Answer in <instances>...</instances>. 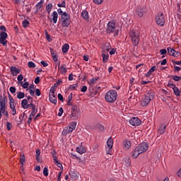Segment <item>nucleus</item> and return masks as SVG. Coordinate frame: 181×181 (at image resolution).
Returning a JSON list of instances; mask_svg holds the SVG:
<instances>
[{
    "mask_svg": "<svg viewBox=\"0 0 181 181\" xmlns=\"http://www.w3.org/2000/svg\"><path fill=\"white\" fill-rule=\"evenodd\" d=\"M118 97V93L115 90H110L105 95V100L107 103L112 104L117 101V98Z\"/></svg>",
    "mask_w": 181,
    "mask_h": 181,
    "instance_id": "f257e3e1",
    "label": "nucleus"
},
{
    "mask_svg": "<svg viewBox=\"0 0 181 181\" xmlns=\"http://www.w3.org/2000/svg\"><path fill=\"white\" fill-rule=\"evenodd\" d=\"M154 98L155 92L149 90L141 101L142 107H147V105H149V103H151V101H152V100H153Z\"/></svg>",
    "mask_w": 181,
    "mask_h": 181,
    "instance_id": "f03ea898",
    "label": "nucleus"
},
{
    "mask_svg": "<svg viewBox=\"0 0 181 181\" xmlns=\"http://www.w3.org/2000/svg\"><path fill=\"white\" fill-rule=\"evenodd\" d=\"M129 37L132 42L134 46H138L139 45V31L136 30H130L129 32Z\"/></svg>",
    "mask_w": 181,
    "mask_h": 181,
    "instance_id": "7ed1b4c3",
    "label": "nucleus"
},
{
    "mask_svg": "<svg viewBox=\"0 0 181 181\" xmlns=\"http://www.w3.org/2000/svg\"><path fill=\"white\" fill-rule=\"evenodd\" d=\"M0 30L2 32L0 33V45H2V46H6L8 45V33H6V28L5 25H1L0 26Z\"/></svg>",
    "mask_w": 181,
    "mask_h": 181,
    "instance_id": "20e7f679",
    "label": "nucleus"
},
{
    "mask_svg": "<svg viewBox=\"0 0 181 181\" xmlns=\"http://www.w3.org/2000/svg\"><path fill=\"white\" fill-rule=\"evenodd\" d=\"M106 32L109 35H111V33H114L115 37H117V36H118V35L119 33V30L118 29L116 30L115 23H114V21L108 22V23L107 25Z\"/></svg>",
    "mask_w": 181,
    "mask_h": 181,
    "instance_id": "39448f33",
    "label": "nucleus"
},
{
    "mask_svg": "<svg viewBox=\"0 0 181 181\" xmlns=\"http://www.w3.org/2000/svg\"><path fill=\"white\" fill-rule=\"evenodd\" d=\"M81 115V111L80 110V107H78L77 105H72L71 108V119L77 120L78 118H80Z\"/></svg>",
    "mask_w": 181,
    "mask_h": 181,
    "instance_id": "423d86ee",
    "label": "nucleus"
},
{
    "mask_svg": "<svg viewBox=\"0 0 181 181\" xmlns=\"http://www.w3.org/2000/svg\"><path fill=\"white\" fill-rule=\"evenodd\" d=\"M61 22L62 28H69V26H70V23H71V18H70L69 13H64V15L61 16Z\"/></svg>",
    "mask_w": 181,
    "mask_h": 181,
    "instance_id": "0eeeda50",
    "label": "nucleus"
},
{
    "mask_svg": "<svg viewBox=\"0 0 181 181\" xmlns=\"http://www.w3.org/2000/svg\"><path fill=\"white\" fill-rule=\"evenodd\" d=\"M148 12V9L145 6H137L135 10L136 16H139V18H144V15Z\"/></svg>",
    "mask_w": 181,
    "mask_h": 181,
    "instance_id": "6e6552de",
    "label": "nucleus"
},
{
    "mask_svg": "<svg viewBox=\"0 0 181 181\" xmlns=\"http://www.w3.org/2000/svg\"><path fill=\"white\" fill-rule=\"evenodd\" d=\"M156 21L158 26H165V15L163 13H158L156 16Z\"/></svg>",
    "mask_w": 181,
    "mask_h": 181,
    "instance_id": "1a4fd4ad",
    "label": "nucleus"
},
{
    "mask_svg": "<svg viewBox=\"0 0 181 181\" xmlns=\"http://www.w3.org/2000/svg\"><path fill=\"white\" fill-rule=\"evenodd\" d=\"M54 91H56L55 89H54L53 88H50L49 94V100L50 103L56 105V104H57V98L56 97L57 94Z\"/></svg>",
    "mask_w": 181,
    "mask_h": 181,
    "instance_id": "9d476101",
    "label": "nucleus"
},
{
    "mask_svg": "<svg viewBox=\"0 0 181 181\" xmlns=\"http://www.w3.org/2000/svg\"><path fill=\"white\" fill-rule=\"evenodd\" d=\"M148 146L149 145L148 144V143L142 142L137 146V152H139V153L140 154L144 153V152H146V151H148Z\"/></svg>",
    "mask_w": 181,
    "mask_h": 181,
    "instance_id": "9b49d317",
    "label": "nucleus"
},
{
    "mask_svg": "<svg viewBox=\"0 0 181 181\" xmlns=\"http://www.w3.org/2000/svg\"><path fill=\"white\" fill-rule=\"evenodd\" d=\"M107 147H106V153L107 155H111V153L112 152V146H114V139H112V137H110L107 139Z\"/></svg>",
    "mask_w": 181,
    "mask_h": 181,
    "instance_id": "f8f14e48",
    "label": "nucleus"
},
{
    "mask_svg": "<svg viewBox=\"0 0 181 181\" xmlns=\"http://www.w3.org/2000/svg\"><path fill=\"white\" fill-rule=\"evenodd\" d=\"M28 102L30 103V104H28ZM28 102L26 99H23L21 101V107H23L24 110L30 108L32 105H35V104H33V98L31 100H28Z\"/></svg>",
    "mask_w": 181,
    "mask_h": 181,
    "instance_id": "ddd939ff",
    "label": "nucleus"
},
{
    "mask_svg": "<svg viewBox=\"0 0 181 181\" xmlns=\"http://www.w3.org/2000/svg\"><path fill=\"white\" fill-rule=\"evenodd\" d=\"M129 124L133 127H139L142 124V121L138 117H132L129 119Z\"/></svg>",
    "mask_w": 181,
    "mask_h": 181,
    "instance_id": "4468645a",
    "label": "nucleus"
},
{
    "mask_svg": "<svg viewBox=\"0 0 181 181\" xmlns=\"http://www.w3.org/2000/svg\"><path fill=\"white\" fill-rule=\"evenodd\" d=\"M69 176H70L71 179L77 180V179H78V173L74 170H69Z\"/></svg>",
    "mask_w": 181,
    "mask_h": 181,
    "instance_id": "2eb2a0df",
    "label": "nucleus"
},
{
    "mask_svg": "<svg viewBox=\"0 0 181 181\" xmlns=\"http://www.w3.org/2000/svg\"><path fill=\"white\" fill-rule=\"evenodd\" d=\"M10 71L12 76H18V74L21 73V69L16 68V66H11L10 68Z\"/></svg>",
    "mask_w": 181,
    "mask_h": 181,
    "instance_id": "dca6fc26",
    "label": "nucleus"
},
{
    "mask_svg": "<svg viewBox=\"0 0 181 181\" xmlns=\"http://www.w3.org/2000/svg\"><path fill=\"white\" fill-rule=\"evenodd\" d=\"M166 125H163V124H160V127L158 129V132L160 135H163L166 132Z\"/></svg>",
    "mask_w": 181,
    "mask_h": 181,
    "instance_id": "f3484780",
    "label": "nucleus"
},
{
    "mask_svg": "<svg viewBox=\"0 0 181 181\" xmlns=\"http://www.w3.org/2000/svg\"><path fill=\"white\" fill-rule=\"evenodd\" d=\"M58 67L60 69L61 74H66V73H67V69H66V64L60 66V62H59Z\"/></svg>",
    "mask_w": 181,
    "mask_h": 181,
    "instance_id": "a211bd4d",
    "label": "nucleus"
},
{
    "mask_svg": "<svg viewBox=\"0 0 181 181\" xmlns=\"http://www.w3.org/2000/svg\"><path fill=\"white\" fill-rule=\"evenodd\" d=\"M71 132H73V129L70 127H66L64 128V129L62 132V135H69Z\"/></svg>",
    "mask_w": 181,
    "mask_h": 181,
    "instance_id": "6ab92c4d",
    "label": "nucleus"
},
{
    "mask_svg": "<svg viewBox=\"0 0 181 181\" xmlns=\"http://www.w3.org/2000/svg\"><path fill=\"white\" fill-rule=\"evenodd\" d=\"M53 23H57V18H59V14L57 11H53L52 13Z\"/></svg>",
    "mask_w": 181,
    "mask_h": 181,
    "instance_id": "aec40b11",
    "label": "nucleus"
},
{
    "mask_svg": "<svg viewBox=\"0 0 181 181\" xmlns=\"http://www.w3.org/2000/svg\"><path fill=\"white\" fill-rule=\"evenodd\" d=\"M76 152H78V153H80L81 155H82V153H85L86 147L84 146H80L79 147H77Z\"/></svg>",
    "mask_w": 181,
    "mask_h": 181,
    "instance_id": "412c9836",
    "label": "nucleus"
},
{
    "mask_svg": "<svg viewBox=\"0 0 181 181\" xmlns=\"http://www.w3.org/2000/svg\"><path fill=\"white\" fill-rule=\"evenodd\" d=\"M156 70V66H153L146 74V77H149Z\"/></svg>",
    "mask_w": 181,
    "mask_h": 181,
    "instance_id": "4be33fe9",
    "label": "nucleus"
},
{
    "mask_svg": "<svg viewBox=\"0 0 181 181\" xmlns=\"http://www.w3.org/2000/svg\"><path fill=\"white\" fill-rule=\"evenodd\" d=\"M69 49H70V45H69V44L67 43L64 44L62 48V53H67Z\"/></svg>",
    "mask_w": 181,
    "mask_h": 181,
    "instance_id": "5701e85b",
    "label": "nucleus"
},
{
    "mask_svg": "<svg viewBox=\"0 0 181 181\" xmlns=\"http://www.w3.org/2000/svg\"><path fill=\"white\" fill-rule=\"evenodd\" d=\"M31 110H32V112L30 114V115H33L35 117V115H36V114L37 113V109H36V105H31Z\"/></svg>",
    "mask_w": 181,
    "mask_h": 181,
    "instance_id": "b1692460",
    "label": "nucleus"
},
{
    "mask_svg": "<svg viewBox=\"0 0 181 181\" xmlns=\"http://www.w3.org/2000/svg\"><path fill=\"white\" fill-rule=\"evenodd\" d=\"M81 16H82V18H83V19H85V21H88V20H89L88 11H82Z\"/></svg>",
    "mask_w": 181,
    "mask_h": 181,
    "instance_id": "393cba45",
    "label": "nucleus"
},
{
    "mask_svg": "<svg viewBox=\"0 0 181 181\" xmlns=\"http://www.w3.org/2000/svg\"><path fill=\"white\" fill-rule=\"evenodd\" d=\"M138 148H136L134 149V151H132V156L134 159H136V158H138V156H139V155H141V153H139V152H138Z\"/></svg>",
    "mask_w": 181,
    "mask_h": 181,
    "instance_id": "a878e982",
    "label": "nucleus"
},
{
    "mask_svg": "<svg viewBox=\"0 0 181 181\" xmlns=\"http://www.w3.org/2000/svg\"><path fill=\"white\" fill-rule=\"evenodd\" d=\"M173 90L174 91L175 95H177V97H179L180 95L181 91L179 90V88H177L176 86H174L173 87Z\"/></svg>",
    "mask_w": 181,
    "mask_h": 181,
    "instance_id": "bb28decb",
    "label": "nucleus"
},
{
    "mask_svg": "<svg viewBox=\"0 0 181 181\" xmlns=\"http://www.w3.org/2000/svg\"><path fill=\"white\" fill-rule=\"evenodd\" d=\"M52 8H53V4H52V3H49L46 6L45 9L48 15H50V12H52Z\"/></svg>",
    "mask_w": 181,
    "mask_h": 181,
    "instance_id": "cd10ccee",
    "label": "nucleus"
},
{
    "mask_svg": "<svg viewBox=\"0 0 181 181\" xmlns=\"http://www.w3.org/2000/svg\"><path fill=\"white\" fill-rule=\"evenodd\" d=\"M123 146L126 149H129L131 148V141L128 140H125L123 143Z\"/></svg>",
    "mask_w": 181,
    "mask_h": 181,
    "instance_id": "c85d7f7f",
    "label": "nucleus"
},
{
    "mask_svg": "<svg viewBox=\"0 0 181 181\" xmlns=\"http://www.w3.org/2000/svg\"><path fill=\"white\" fill-rule=\"evenodd\" d=\"M177 18L178 19H180V16H181V11H180V3H177Z\"/></svg>",
    "mask_w": 181,
    "mask_h": 181,
    "instance_id": "c756f323",
    "label": "nucleus"
},
{
    "mask_svg": "<svg viewBox=\"0 0 181 181\" xmlns=\"http://www.w3.org/2000/svg\"><path fill=\"white\" fill-rule=\"evenodd\" d=\"M54 163H55V165H57V166H58V168H59L63 172V165H62V163L59 162V160L57 158V160H54Z\"/></svg>",
    "mask_w": 181,
    "mask_h": 181,
    "instance_id": "7c9ffc66",
    "label": "nucleus"
},
{
    "mask_svg": "<svg viewBox=\"0 0 181 181\" xmlns=\"http://www.w3.org/2000/svg\"><path fill=\"white\" fill-rule=\"evenodd\" d=\"M22 25H23V28H24V29H26L28 26L30 25V23L28 20H24L22 23Z\"/></svg>",
    "mask_w": 181,
    "mask_h": 181,
    "instance_id": "2f4dec72",
    "label": "nucleus"
},
{
    "mask_svg": "<svg viewBox=\"0 0 181 181\" xmlns=\"http://www.w3.org/2000/svg\"><path fill=\"white\" fill-rule=\"evenodd\" d=\"M44 2L45 0H40V1L35 5V7L38 8V9H42V8L43 7Z\"/></svg>",
    "mask_w": 181,
    "mask_h": 181,
    "instance_id": "473e14b6",
    "label": "nucleus"
},
{
    "mask_svg": "<svg viewBox=\"0 0 181 181\" xmlns=\"http://www.w3.org/2000/svg\"><path fill=\"white\" fill-rule=\"evenodd\" d=\"M102 57H103V63H107L108 62V54H105L104 53L102 54Z\"/></svg>",
    "mask_w": 181,
    "mask_h": 181,
    "instance_id": "72a5a7b5",
    "label": "nucleus"
},
{
    "mask_svg": "<svg viewBox=\"0 0 181 181\" xmlns=\"http://www.w3.org/2000/svg\"><path fill=\"white\" fill-rule=\"evenodd\" d=\"M17 98H18V100H22V98H25V93L18 92L17 94Z\"/></svg>",
    "mask_w": 181,
    "mask_h": 181,
    "instance_id": "f704fd0d",
    "label": "nucleus"
},
{
    "mask_svg": "<svg viewBox=\"0 0 181 181\" xmlns=\"http://www.w3.org/2000/svg\"><path fill=\"white\" fill-rule=\"evenodd\" d=\"M60 83H63V80L62 79H59L52 87L51 88H53L54 90V88H56L57 87V86H59V84H60Z\"/></svg>",
    "mask_w": 181,
    "mask_h": 181,
    "instance_id": "c9c22d12",
    "label": "nucleus"
},
{
    "mask_svg": "<svg viewBox=\"0 0 181 181\" xmlns=\"http://www.w3.org/2000/svg\"><path fill=\"white\" fill-rule=\"evenodd\" d=\"M171 78H173V80H174L175 81H180L181 80V76H176V75H172Z\"/></svg>",
    "mask_w": 181,
    "mask_h": 181,
    "instance_id": "e433bc0d",
    "label": "nucleus"
},
{
    "mask_svg": "<svg viewBox=\"0 0 181 181\" xmlns=\"http://www.w3.org/2000/svg\"><path fill=\"white\" fill-rule=\"evenodd\" d=\"M180 54H181L180 52L176 51V50L174 49V51H173V52L172 54V56L173 57H179L180 56Z\"/></svg>",
    "mask_w": 181,
    "mask_h": 181,
    "instance_id": "4c0bfd02",
    "label": "nucleus"
},
{
    "mask_svg": "<svg viewBox=\"0 0 181 181\" xmlns=\"http://www.w3.org/2000/svg\"><path fill=\"white\" fill-rule=\"evenodd\" d=\"M20 162H21L22 166H23V163H25V154L21 155Z\"/></svg>",
    "mask_w": 181,
    "mask_h": 181,
    "instance_id": "58836bf2",
    "label": "nucleus"
},
{
    "mask_svg": "<svg viewBox=\"0 0 181 181\" xmlns=\"http://www.w3.org/2000/svg\"><path fill=\"white\" fill-rule=\"evenodd\" d=\"M76 125L77 123L76 122H72L68 127H70V128L72 129V131H74V128H76Z\"/></svg>",
    "mask_w": 181,
    "mask_h": 181,
    "instance_id": "ea45409f",
    "label": "nucleus"
},
{
    "mask_svg": "<svg viewBox=\"0 0 181 181\" xmlns=\"http://www.w3.org/2000/svg\"><path fill=\"white\" fill-rule=\"evenodd\" d=\"M125 165L126 166H131V159L127 157L124 159Z\"/></svg>",
    "mask_w": 181,
    "mask_h": 181,
    "instance_id": "a19ab883",
    "label": "nucleus"
},
{
    "mask_svg": "<svg viewBox=\"0 0 181 181\" xmlns=\"http://www.w3.org/2000/svg\"><path fill=\"white\" fill-rule=\"evenodd\" d=\"M57 6H58L59 8H66V0H64L61 4L59 3V4H57Z\"/></svg>",
    "mask_w": 181,
    "mask_h": 181,
    "instance_id": "79ce46f5",
    "label": "nucleus"
},
{
    "mask_svg": "<svg viewBox=\"0 0 181 181\" xmlns=\"http://www.w3.org/2000/svg\"><path fill=\"white\" fill-rule=\"evenodd\" d=\"M6 105L5 103H4V100L0 101V110H6Z\"/></svg>",
    "mask_w": 181,
    "mask_h": 181,
    "instance_id": "37998d69",
    "label": "nucleus"
},
{
    "mask_svg": "<svg viewBox=\"0 0 181 181\" xmlns=\"http://www.w3.org/2000/svg\"><path fill=\"white\" fill-rule=\"evenodd\" d=\"M52 155V158H53V160H56L57 159V156L56 155H57V153L56 152V150H53L51 152Z\"/></svg>",
    "mask_w": 181,
    "mask_h": 181,
    "instance_id": "c03bdc74",
    "label": "nucleus"
},
{
    "mask_svg": "<svg viewBox=\"0 0 181 181\" xmlns=\"http://www.w3.org/2000/svg\"><path fill=\"white\" fill-rule=\"evenodd\" d=\"M28 67H30V69H35L36 67V64H35V63L33 62H29L28 63Z\"/></svg>",
    "mask_w": 181,
    "mask_h": 181,
    "instance_id": "a18cd8bd",
    "label": "nucleus"
},
{
    "mask_svg": "<svg viewBox=\"0 0 181 181\" xmlns=\"http://www.w3.org/2000/svg\"><path fill=\"white\" fill-rule=\"evenodd\" d=\"M43 175L44 176H49V169L47 167H45L43 169Z\"/></svg>",
    "mask_w": 181,
    "mask_h": 181,
    "instance_id": "49530a36",
    "label": "nucleus"
},
{
    "mask_svg": "<svg viewBox=\"0 0 181 181\" xmlns=\"http://www.w3.org/2000/svg\"><path fill=\"white\" fill-rule=\"evenodd\" d=\"M174 50L175 49L173 48H171L170 47H168L167 48L168 53L170 54V56H172V54H173Z\"/></svg>",
    "mask_w": 181,
    "mask_h": 181,
    "instance_id": "de8ad7c7",
    "label": "nucleus"
},
{
    "mask_svg": "<svg viewBox=\"0 0 181 181\" xmlns=\"http://www.w3.org/2000/svg\"><path fill=\"white\" fill-rule=\"evenodd\" d=\"M21 86L23 87V88H29V82H25L23 83V82H21Z\"/></svg>",
    "mask_w": 181,
    "mask_h": 181,
    "instance_id": "09e8293b",
    "label": "nucleus"
},
{
    "mask_svg": "<svg viewBox=\"0 0 181 181\" xmlns=\"http://www.w3.org/2000/svg\"><path fill=\"white\" fill-rule=\"evenodd\" d=\"M98 80H100V77H97V78H93L92 79H90V84H95L96 81H98Z\"/></svg>",
    "mask_w": 181,
    "mask_h": 181,
    "instance_id": "8fccbe9b",
    "label": "nucleus"
},
{
    "mask_svg": "<svg viewBox=\"0 0 181 181\" xmlns=\"http://www.w3.org/2000/svg\"><path fill=\"white\" fill-rule=\"evenodd\" d=\"M11 128H12V123L8 122L6 123V129H7V131H11Z\"/></svg>",
    "mask_w": 181,
    "mask_h": 181,
    "instance_id": "3c124183",
    "label": "nucleus"
},
{
    "mask_svg": "<svg viewBox=\"0 0 181 181\" xmlns=\"http://www.w3.org/2000/svg\"><path fill=\"white\" fill-rule=\"evenodd\" d=\"M9 90L11 94H15V93H16V88H15L14 86H11L10 87Z\"/></svg>",
    "mask_w": 181,
    "mask_h": 181,
    "instance_id": "603ef678",
    "label": "nucleus"
},
{
    "mask_svg": "<svg viewBox=\"0 0 181 181\" xmlns=\"http://www.w3.org/2000/svg\"><path fill=\"white\" fill-rule=\"evenodd\" d=\"M78 83L69 86V90H76L77 88Z\"/></svg>",
    "mask_w": 181,
    "mask_h": 181,
    "instance_id": "864d4df0",
    "label": "nucleus"
},
{
    "mask_svg": "<svg viewBox=\"0 0 181 181\" xmlns=\"http://www.w3.org/2000/svg\"><path fill=\"white\" fill-rule=\"evenodd\" d=\"M45 36H46V39L47 40H48L49 42H52V38L50 37V35H49V33H47V31H45Z\"/></svg>",
    "mask_w": 181,
    "mask_h": 181,
    "instance_id": "5fc2aeb1",
    "label": "nucleus"
},
{
    "mask_svg": "<svg viewBox=\"0 0 181 181\" xmlns=\"http://www.w3.org/2000/svg\"><path fill=\"white\" fill-rule=\"evenodd\" d=\"M58 100H59V101H62V103H64V98H63V95H62L61 93H59Z\"/></svg>",
    "mask_w": 181,
    "mask_h": 181,
    "instance_id": "6e6d98bb",
    "label": "nucleus"
},
{
    "mask_svg": "<svg viewBox=\"0 0 181 181\" xmlns=\"http://www.w3.org/2000/svg\"><path fill=\"white\" fill-rule=\"evenodd\" d=\"M33 115H30V116H29V118H28V122H27V124H28V125H30V122H32V120L33 119Z\"/></svg>",
    "mask_w": 181,
    "mask_h": 181,
    "instance_id": "4d7b16f0",
    "label": "nucleus"
},
{
    "mask_svg": "<svg viewBox=\"0 0 181 181\" xmlns=\"http://www.w3.org/2000/svg\"><path fill=\"white\" fill-rule=\"evenodd\" d=\"M93 2L96 4V5H101V4L104 2V0H93Z\"/></svg>",
    "mask_w": 181,
    "mask_h": 181,
    "instance_id": "13d9d810",
    "label": "nucleus"
},
{
    "mask_svg": "<svg viewBox=\"0 0 181 181\" xmlns=\"http://www.w3.org/2000/svg\"><path fill=\"white\" fill-rule=\"evenodd\" d=\"M40 94H42V92L40 91V89H39V88L35 89V95L37 97H40Z\"/></svg>",
    "mask_w": 181,
    "mask_h": 181,
    "instance_id": "bf43d9fd",
    "label": "nucleus"
},
{
    "mask_svg": "<svg viewBox=\"0 0 181 181\" xmlns=\"http://www.w3.org/2000/svg\"><path fill=\"white\" fill-rule=\"evenodd\" d=\"M63 174V171H61L58 173L57 181H62V175Z\"/></svg>",
    "mask_w": 181,
    "mask_h": 181,
    "instance_id": "052dcab7",
    "label": "nucleus"
},
{
    "mask_svg": "<svg viewBox=\"0 0 181 181\" xmlns=\"http://www.w3.org/2000/svg\"><path fill=\"white\" fill-rule=\"evenodd\" d=\"M97 129H100V131H104V126H103V124H97Z\"/></svg>",
    "mask_w": 181,
    "mask_h": 181,
    "instance_id": "680f3d73",
    "label": "nucleus"
},
{
    "mask_svg": "<svg viewBox=\"0 0 181 181\" xmlns=\"http://www.w3.org/2000/svg\"><path fill=\"white\" fill-rule=\"evenodd\" d=\"M52 59L54 60V62H57V60H58L57 54L52 53Z\"/></svg>",
    "mask_w": 181,
    "mask_h": 181,
    "instance_id": "e2e57ef3",
    "label": "nucleus"
},
{
    "mask_svg": "<svg viewBox=\"0 0 181 181\" xmlns=\"http://www.w3.org/2000/svg\"><path fill=\"white\" fill-rule=\"evenodd\" d=\"M34 83H35V84H39V83H40V77L37 76V77L35 78Z\"/></svg>",
    "mask_w": 181,
    "mask_h": 181,
    "instance_id": "0e129e2a",
    "label": "nucleus"
},
{
    "mask_svg": "<svg viewBox=\"0 0 181 181\" xmlns=\"http://www.w3.org/2000/svg\"><path fill=\"white\" fill-rule=\"evenodd\" d=\"M160 54H166V53H168V50H166V49H161L160 50Z\"/></svg>",
    "mask_w": 181,
    "mask_h": 181,
    "instance_id": "69168bd1",
    "label": "nucleus"
},
{
    "mask_svg": "<svg viewBox=\"0 0 181 181\" xmlns=\"http://www.w3.org/2000/svg\"><path fill=\"white\" fill-rule=\"evenodd\" d=\"M181 71V68L180 66H176L175 65H174V71H177L178 73V71Z\"/></svg>",
    "mask_w": 181,
    "mask_h": 181,
    "instance_id": "338daca9",
    "label": "nucleus"
},
{
    "mask_svg": "<svg viewBox=\"0 0 181 181\" xmlns=\"http://www.w3.org/2000/svg\"><path fill=\"white\" fill-rule=\"evenodd\" d=\"M81 93H86V91H87V86H83L81 89Z\"/></svg>",
    "mask_w": 181,
    "mask_h": 181,
    "instance_id": "774afa93",
    "label": "nucleus"
}]
</instances>
